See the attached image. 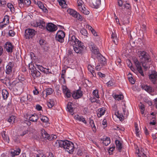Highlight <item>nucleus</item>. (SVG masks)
I'll list each match as a JSON object with an SVG mask.
<instances>
[{
    "label": "nucleus",
    "mask_w": 157,
    "mask_h": 157,
    "mask_svg": "<svg viewBox=\"0 0 157 157\" xmlns=\"http://www.w3.org/2000/svg\"><path fill=\"white\" fill-rule=\"evenodd\" d=\"M2 136L3 140L6 142L9 143V139L8 136L6 134V132L5 131H3L2 133Z\"/></svg>",
    "instance_id": "obj_28"
},
{
    "label": "nucleus",
    "mask_w": 157,
    "mask_h": 157,
    "mask_svg": "<svg viewBox=\"0 0 157 157\" xmlns=\"http://www.w3.org/2000/svg\"><path fill=\"white\" fill-rule=\"evenodd\" d=\"M53 91V90L51 88H48L44 90L47 95H50L52 94Z\"/></svg>",
    "instance_id": "obj_38"
},
{
    "label": "nucleus",
    "mask_w": 157,
    "mask_h": 157,
    "mask_svg": "<svg viewBox=\"0 0 157 157\" xmlns=\"http://www.w3.org/2000/svg\"><path fill=\"white\" fill-rule=\"evenodd\" d=\"M67 12L70 15H71L73 17H74L75 16L76 17V14L77 13L75 10L71 9H68L67 10Z\"/></svg>",
    "instance_id": "obj_32"
},
{
    "label": "nucleus",
    "mask_w": 157,
    "mask_h": 157,
    "mask_svg": "<svg viewBox=\"0 0 157 157\" xmlns=\"http://www.w3.org/2000/svg\"><path fill=\"white\" fill-rule=\"evenodd\" d=\"M83 2L81 0H78L77 1V4L79 10L83 7Z\"/></svg>",
    "instance_id": "obj_41"
},
{
    "label": "nucleus",
    "mask_w": 157,
    "mask_h": 157,
    "mask_svg": "<svg viewBox=\"0 0 157 157\" xmlns=\"http://www.w3.org/2000/svg\"><path fill=\"white\" fill-rule=\"evenodd\" d=\"M149 78L153 84H155L157 80V72L155 71H152L151 73L149 75Z\"/></svg>",
    "instance_id": "obj_7"
},
{
    "label": "nucleus",
    "mask_w": 157,
    "mask_h": 157,
    "mask_svg": "<svg viewBox=\"0 0 157 157\" xmlns=\"http://www.w3.org/2000/svg\"><path fill=\"white\" fill-rule=\"evenodd\" d=\"M54 146L58 147H63L66 151L71 154L73 153L75 149L73 143L67 140H57L55 142Z\"/></svg>",
    "instance_id": "obj_1"
},
{
    "label": "nucleus",
    "mask_w": 157,
    "mask_h": 157,
    "mask_svg": "<svg viewBox=\"0 0 157 157\" xmlns=\"http://www.w3.org/2000/svg\"><path fill=\"white\" fill-rule=\"evenodd\" d=\"M93 94L94 96L97 98H99L98 92L95 90H94L93 92Z\"/></svg>",
    "instance_id": "obj_50"
},
{
    "label": "nucleus",
    "mask_w": 157,
    "mask_h": 157,
    "mask_svg": "<svg viewBox=\"0 0 157 157\" xmlns=\"http://www.w3.org/2000/svg\"><path fill=\"white\" fill-rule=\"evenodd\" d=\"M103 65H101L99 64H97V66L95 67L96 70L97 71H99L102 68V66Z\"/></svg>",
    "instance_id": "obj_58"
},
{
    "label": "nucleus",
    "mask_w": 157,
    "mask_h": 157,
    "mask_svg": "<svg viewBox=\"0 0 157 157\" xmlns=\"http://www.w3.org/2000/svg\"><path fill=\"white\" fill-rule=\"evenodd\" d=\"M78 40L76 38L75 36L69 35L68 43L72 45L73 47L76 45V44H78Z\"/></svg>",
    "instance_id": "obj_10"
},
{
    "label": "nucleus",
    "mask_w": 157,
    "mask_h": 157,
    "mask_svg": "<svg viewBox=\"0 0 157 157\" xmlns=\"http://www.w3.org/2000/svg\"><path fill=\"white\" fill-rule=\"evenodd\" d=\"M36 109L37 110L40 111L42 110V107L40 105L37 104L36 105Z\"/></svg>",
    "instance_id": "obj_63"
},
{
    "label": "nucleus",
    "mask_w": 157,
    "mask_h": 157,
    "mask_svg": "<svg viewBox=\"0 0 157 157\" xmlns=\"http://www.w3.org/2000/svg\"><path fill=\"white\" fill-rule=\"evenodd\" d=\"M28 117L29 120L33 122H36L39 118L38 115L35 114L30 115Z\"/></svg>",
    "instance_id": "obj_18"
},
{
    "label": "nucleus",
    "mask_w": 157,
    "mask_h": 157,
    "mask_svg": "<svg viewBox=\"0 0 157 157\" xmlns=\"http://www.w3.org/2000/svg\"><path fill=\"white\" fill-rule=\"evenodd\" d=\"M37 4L40 8L44 12H47L48 10L47 8L44 7L43 4L40 1H38L37 2Z\"/></svg>",
    "instance_id": "obj_21"
},
{
    "label": "nucleus",
    "mask_w": 157,
    "mask_h": 157,
    "mask_svg": "<svg viewBox=\"0 0 157 157\" xmlns=\"http://www.w3.org/2000/svg\"><path fill=\"white\" fill-rule=\"evenodd\" d=\"M105 110L104 108L99 109L97 113V116L100 118L104 115L105 113Z\"/></svg>",
    "instance_id": "obj_24"
},
{
    "label": "nucleus",
    "mask_w": 157,
    "mask_h": 157,
    "mask_svg": "<svg viewBox=\"0 0 157 157\" xmlns=\"http://www.w3.org/2000/svg\"><path fill=\"white\" fill-rule=\"evenodd\" d=\"M5 48L8 52L12 53L14 48L13 45L9 42H7L5 45Z\"/></svg>",
    "instance_id": "obj_12"
},
{
    "label": "nucleus",
    "mask_w": 157,
    "mask_h": 157,
    "mask_svg": "<svg viewBox=\"0 0 157 157\" xmlns=\"http://www.w3.org/2000/svg\"><path fill=\"white\" fill-rule=\"evenodd\" d=\"M6 4L5 0H0V6H4Z\"/></svg>",
    "instance_id": "obj_57"
},
{
    "label": "nucleus",
    "mask_w": 157,
    "mask_h": 157,
    "mask_svg": "<svg viewBox=\"0 0 157 157\" xmlns=\"http://www.w3.org/2000/svg\"><path fill=\"white\" fill-rule=\"evenodd\" d=\"M9 34L10 36H14L15 35V33L12 30L9 31Z\"/></svg>",
    "instance_id": "obj_62"
},
{
    "label": "nucleus",
    "mask_w": 157,
    "mask_h": 157,
    "mask_svg": "<svg viewBox=\"0 0 157 157\" xmlns=\"http://www.w3.org/2000/svg\"><path fill=\"white\" fill-rule=\"evenodd\" d=\"M13 64L10 62L6 66V72L7 74H10L11 73L12 71V68L13 67Z\"/></svg>",
    "instance_id": "obj_16"
},
{
    "label": "nucleus",
    "mask_w": 157,
    "mask_h": 157,
    "mask_svg": "<svg viewBox=\"0 0 157 157\" xmlns=\"http://www.w3.org/2000/svg\"><path fill=\"white\" fill-rule=\"evenodd\" d=\"M117 3L118 6L121 7L123 5V1L122 0H118Z\"/></svg>",
    "instance_id": "obj_55"
},
{
    "label": "nucleus",
    "mask_w": 157,
    "mask_h": 157,
    "mask_svg": "<svg viewBox=\"0 0 157 157\" xmlns=\"http://www.w3.org/2000/svg\"><path fill=\"white\" fill-rule=\"evenodd\" d=\"M134 126L135 127V130L136 132H140V130L138 127V125L136 123H135Z\"/></svg>",
    "instance_id": "obj_56"
},
{
    "label": "nucleus",
    "mask_w": 157,
    "mask_h": 157,
    "mask_svg": "<svg viewBox=\"0 0 157 157\" xmlns=\"http://www.w3.org/2000/svg\"><path fill=\"white\" fill-rule=\"evenodd\" d=\"M62 89L63 92L65 95V97L67 98H70L71 97V94L70 90L66 86L63 85Z\"/></svg>",
    "instance_id": "obj_11"
},
{
    "label": "nucleus",
    "mask_w": 157,
    "mask_h": 157,
    "mask_svg": "<svg viewBox=\"0 0 157 157\" xmlns=\"http://www.w3.org/2000/svg\"><path fill=\"white\" fill-rule=\"evenodd\" d=\"M82 95V91L79 89L74 91L72 96L74 99H78L81 98Z\"/></svg>",
    "instance_id": "obj_14"
},
{
    "label": "nucleus",
    "mask_w": 157,
    "mask_h": 157,
    "mask_svg": "<svg viewBox=\"0 0 157 157\" xmlns=\"http://www.w3.org/2000/svg\"><path fill=\"white\" fill-rule=\"evenodd\" d=\"M39 44L41 45V47H43L44 46L45 44V41L44 40L42 39H41L39 40Z\"/></svg>",
    "instance_id": "obj_52"
},
{
    "label": "nucleus",
    "mask_w": 157,
    "mask_h": 157,
    "mask_svg": "<svg viewBox=\"0 0 157 157\" xmlns=\"http://www.w3.org/2000/svg\"><path fill=\"white\" fill-rule=\"evenodd\" d=\"M31 25L34 27H38L42 29H45L46 24L44 19H41L32 22Z\"/></svg>",
    "instance_id": "obj_4"
},
{
    "label": "nucleus",
    "mask_w": 157,
    "mask_h": 157,
    "mask_svg": "<svg viewBox=\"0 0 157 157\" xmlns=\"http://www.w3.org/2000/svg\"><path fill=\"white\" fill-rule=\"evenodd\" d=\"M41 134L42 137L45 140H51L50 138H49V135L47 133L44 129H42L41 130Z\"/></svg>",
    "instance_id": "obj_15"
},
{
    "label": "nucleus",
    "mask_w": 157,
    "mask_h": 157,
    "mask_svg": "<svg viewBox=\"0 0 157 157\" xmlns=\"http://www.w3.org/2000/svg\"><path fill=\"white\" fill-rule=\"evenodd\" d=\"M115 143L116 145L117 148L120 151L122 147V143H121L119 140H116Z\"/></svg>",
    "instance_id": "obj_30"
},
{
    "label": "nucleus",
    "mask_w": 157,
    "mask_h": 157,
    "mask_svg": "<svg viewBox=\"0 0 157 157\" xmlns=\"http://www.w3.org/2000/svg\"><path fill=\"white\" fill-rule=\"evenodd\" d=\"M74 17L76 18L78 20L80 21H82V16L78 13H77L76 14V17L75 16Z\"/></svg>",
    "instance_id": "obj_48"
},
{
    "label": "nucleus",
    "mask_w": 157,
    "mask_h": 157,
    "mask_svg": "<svg viewBox=\"0 0 157 157\" xmlns=\"http://www.w3.org/2000/svg\"><path fill=\"white\" fill-rule=\"evenodd\" d=\"M76 46L77 47H78L79 48L81 49L82 50L84 48V47L83 45V43L79 40L78 41V44H76Z\"/></svg>",
    "instance_id": "obj_44"
},
{
    "label": "nucleus",
    "mask_w": 157,
    "mask_h": 157,
    "mask_svg": "<svg viewBox=\"0 0 157 157\" xmlns=\"http://www.w3.org/2000/svg\"><path fill=\"white\" fill-rule=\"evenodd\" d=\"M133 61L139 72L142 76H144V75L142 70L140 63L136 58L133 59Z\"/></svg>",
    "instance_id": "obj_9"
},
{
    "label": "nucleus",
    "mask_w": 157,
    "mask_h": 157,
    "mask_svg": "<svg viewBox=\"0 0 157 157\" xmlns=\"http://www.w3.org/2000/svg\"><path fill=\"white\" fill-rule=\"evenodd\" d=\"M101 140L103 141L102 143L106 146L108 145L110 143V140L109 137H106L103 138Z\"/></svg>",
    "instance_id": "obj_27"
},
{
    "label": "nucleus",
    "mask_w": 157,
    "mask_h": 157,
    "mask_svg": "<svg viewBox=\"0 0 157 157\" xmlns=\"http://www.w3.org/2000/svg\"><path fill=\"white\" fill-rule=\"evenodd\" d=\"M116 116L119 118L121 121H123L124 119V115L121 112L118 111L115 113Z\"/></svg>",
    "instance_id": "obj_26"
},
{
    "label": "nucleus",
    "mask_w": 157,
    "mask_h": 157,
    "mask_svg": "<svg viewBox=\"0 0 157 157\" xmlns=\"http://www.w3.org/2000/svg\"><path fill=\"white\" fill-rule=\"evenodd\" d=\"M2 22L5 23H4L5 25H7L9 22V17L8 15H5L3 19Z\"/></svg>",
    "instance_id": "obj_36"
},
{
    "label": "nucleus",
    "mask_w": 157,
    "mask_h": 157,
    "mask_svg": "<svg viewBox=\"0 0 157 157\" xmlns=\"http://www.w3.org/2000/svg\"><path fill=\"white\" fill-rule=\"evenodd\" d=\"M124 7L126 9L129 10H131L132 9L131 5L129 3H126L124 4Z\"/></svg>",
    "instance_id": "obj_53"
},
{
    "label": "nucleus",
    "mask_w": 157,
    "mask_h": 157,
    "mask_svg": "<svg viewBox=\"0 0 157 157\" xmlns=\"http://www.w3.org/2000/svg\"><path fill=\"white\" fill-rule=\"evenodd\" d=\"M139 107L140 109L141 113L142 114H143L145 110L144 105L141 102H140L139 105Z\"/></svg>",
    "instance_id": "obj_35"
},
{
    "label": "nucleus",
    "mask_w": 157,
    "mask_h": 157,
    "mask_svg": "<svg viewBox=\"0 0 157 157\" xmlns=\"http://www.w3.org/2000/svg\"><path fill=\"white\" fill-rule=\"evenodd\" d=\"M36 31L32 29H29L25 31L24 37L26 39H29L32 38L35 35Z\"/></svg>",
    "instance_id": "obj_5"
},
{
    "label": "nucleus",
    "mask_w": 157,
    "mask_h": 157,
    "mask_svg": "<svg viewBox=\"0 0 157 157\" xmlns=\"http://www.w3.org/2000/svg\"><path fill=\"white\" fill-rule=\"evenodd\" d=\"M115 148V147L114 145H112L111 147H110L108 150L109 153V155H112L113 154V151Z\"/></svg>",
    "instance_id": "obj_47"
},
{
    "label": "nucleus",
    "mask_w": 157,
    "mask_h": 157,
    "mask_svg": "<svg viewBox=\"0 0 157 157\" xmlns=\"http://www.w3.org/2000/svg\"><path fill=\"white\" fill-rule=\"evenodd\" d=\"M72 103L71 102H69L67 105V110L70 113V114L73 115L74 114V109L72 106Z\"/></svg>",
    "instance_id": "obj_17"
},
{
    "label": "nucleus",
    "mask_w": 157,
    "mask_h": 157,
    "mask_svg": "<svg viewBox=\"0 0 157 157\" xmlns=\"http://www.w3.org/2000/svg\"><path fill=\"white\" fill-rule=\"evenodd\" d=\"M87 69L93 76H96V74L94 72V68L91 65H89L87 67Z\"/></svg>",
    "instance_id": "obj_25"
},
{
    "label": "nucleus",
    "mask_w": 157,
    "mask_h": 157,
    "mask_svg": "<svg viewBox=\"0 0 157 157\" xmlns=\"http://www.w3.org/2000/svg\"><path fill=\"white\" fill-rule=\"evenodd\" d=\"M101 4V0H94L92 2L93 6H92L93 8L97 9L99 8Z\"/></svg>",
    "instance_id": "obj_19"
},
{
    "label": "nucleus",
    "mask_w": 157,
    "mask_h": 157,
    "mask_svg": "<svg viewBox=\"0 0 157 157\" xmlns=\"http://www.w3.org/2000/svg\"><path fill=\"white\" fill-rule=\"evenodd\" d=\"M123 95L122 94H115L114 98L116 100H120L123 98Z\"/></svg>",
    "instance_id": "obj_39"
},
{
    "label": "nucleus",
    "mask_w": 157,
    "mask_h": 157,
    "mask_svg": "<svg viewBox=\"0 0 157 157\" xmlns=\"http://www.w3.org/2000/svg\"><path fill=\"white\" fill-rule=\"evenodd\" d=\"M40 118L42 121L44 123H46L48 122L49 120V119L47 117L44 116H42L41 114H40Z\"/></svg>",
    "instance_id": "obj_37"
},
{
    "label": "nucleus",
    "mask_w": 157,
    "mask_h": 157,
    "mask_svg": "<svg viewBox=\"0 0 157 157\" xmlns=\"http://www.w3.org/2000/svg\"><path fill=\"white\" fill-rule=\"evenodd\" d=\"M138 56L142 59H144L142 63L143 67L146 70L150 68V65L151 64V59L150 56L147 53L144 51L138 52Z\"/></svg>",
    "instance_id": "obj_2"
},
{
    "label": "nucleus",
    "mask_w": 157,
    "mask_h": 157,
    "mask_svg": "<svg viewBox=\"0 0 157 157\" xmlns=\"http://www.w3.org/2000/svg\"><path fill=\"white\" fill-rule=\"evenodd\" d=\"M15 117L14 116H11L8 119V121L9 122H14L15 121Z\"/></svg>",
    "instance_id": "obj_51"
},
{
    "label": "nucleus",
    "mask_w": 157,
    "mask_h": 157,
    "mask_svg": "<svg viewBox=\"0 0 157 157\" xmlns=\"http://www.w3.org/2000/svg\"><path fill=\"white\" fill-rule=\"evenodd\" d=\"M24 2L25 5L27 6H29L31 3L30 0H24Z\"/></svg>",
    "instance_id": "obj_54"
},
{
    "label": "nucleus",
    "mask_w": 157,
    "mask_h": 157,
    "mask_svg": "<svg viewBox=\"0 0 157 157\" xmlns=\"http://www.w3.org/2000/svg\"><path fill=\"white\" fill-rule=\"evenodd\" d=\"M45 29L50 32H53L57 29V27L52 23H48L46 24Z\"/></svg>",
    "instance_id": "obj_8"
},
{
    "label": "nucleus",
    "mask_w": 157,
    "mask_h": 157,
    "mask_svg": "<svg viewBox=\"0 0 157 157\" xmlns=\"http://www.w3.org/2000/svg\"><path fill=\"white\" fill-rule=\"evenodd\" d=\"M80 33L82 35L85 36H87L88 34L86 30L84 29H82L80 31Z\"/></svg>",
    "instance_id": "obj_45"
},
{
    "label": "nucleus",
    "mask_w": 157,
    "mask_h": 157,
    "mask_svg": "<svg viewBox=\"0 0 157 157\" xmlns=\"http://www.w3.org/2000/svg\"><path fill=\"white\" fill-rule=\"evenodd\" d=\"M36 67L40 71H41L43 72L44 73V71H45V68H44L42 66L40 65H36Z\"/></svg>",
    "instance_id": "obj_46"
},
{
    "label": "nucleus",
    "mask_w": 157,
    "mask_h": 157,
    "mask_svg": "<svg viewBox=\"0 0 157 157\" xmlns=\"http://www.w3.org/2000/svg\"><path fill=\"white\" fill-rule=\"evenodd\" d=\"M65 36V33L61 30L59 31L57 33L56 36V39L60 43L64 42V38Z\"/></svg>",
    "instance_id": "obj_6"
},
{
    "label": "nucleus",
    "mask_w": 157,
    "mask_h": 157,
    "mask_svg": "<svg viewBox=\"0 0 157 157\" xmlns=\"http://www.w3.org/2000/svg\"><path fill=\"white\" fill-rule=\"evenodd\" d=\"M31 72L32 75L34 78L40 76V73L36 69L35 70L33 69V71H31Z\"/></svg>",
    "instance_id": "obj_20"
},
{
    "label": "nucleus",
    "mask_w": 157,
    "mask_h": 157,
    "mask_svg": "<svg viewBox=\"0 0 157 157\" xmlns=\"http://www.w3.org/2000/svg\"><path fill=\"white\" fill-rule=\"evenodd\" d=\"M74 118L79 121L82 122L85 124L87 123L86 121L85 120V119L82 116H80L78 115H75L74 117Z\"/></svg>",
    "instance_id": "obj_22"
},
{
    "label": "nucleus",
    "mask_w": 157,
    "mask_h": 157,
    "mask_svg": "<svg viewBox=\"0 0 157 157\" xmlns=\"http://www.w3.org/2000/svg\"><path fill=\"white\" fill-rule=\"evenodd\" d=\"M59 5L63 8H66L67 6L65 0H57Z\"/></svg>",
    "instance_id": "obj_29"
},
{
    "label": "nucleus",
    "mask_w": 157,
    "mask_h": 157,
    "mask_svg": "<svg viewBox=\"0 0 157 157\" xmlns=\"http://www.w3.org/2000/svg\"><path fill=\"white\" fill-rule=\"evenodd\" d=\"M49 138H50L51 140H52L56 139L57 138V136L56 135L52 134L51 136L49 135Z\"/></svg>",
    "instance_id": "obj_61"
},
{
    "label": "nucleus",
    "mask_w": 157,
    "mask_h": 157,
    "mask_svg": "<svg viewBox=\"0 0 157 157\" xmlns=\"http://www.w3.org/2000/svg\"><path fill=\"white\" fill-rule=\"evenodd\" d=\"M141 88L149 94L153 92L154 91L153 88L151 86L142 84L141 85Z\"/></svg>",
    "instance_id": "obj_13"
},
{
    "label": "nucleus",
    "mask_w": 157,
    "mask_h": 157,
    "mask_svg": "<svg viewBox=\"0 0 157 157\" xmlns=\"http://www.w3.org/2000/svg\"><path fill=\"white\" fill-rule=\"evenodd\" d=\"M97 75L99 77L101 78H104L105 77V74H103L100 72H98L97 73Z\"/></svg>",
    "instance_id": "obj_59"
},
{
    "label": "nucleus",
    "mask_w": 157,
    "mask_h": 157,
    "mask_svg": "<svg viewBox=\"0 0 157 157\" xmlns=\"http://www.w3.org/2000/svg\"><path fill=\"white\" fill-rule=\"evenodd\" d=\"M79 10L84 14L86 15L89 14L90 13L89 11L84 6Z\"/></svg>",
    "instance_id": "obj_33"
},
{
    "label": "nucleus",
    "mask_w": 157,
    "mask_h": 157,
    "mask_svg": "<svg viewBox=\"0 0 157 157\" xmlns=\"http://www.w3.org/2000/svg\"><path fill=\"white\" fill-rule=\"evenodd\" d=\"M74 49V51L76 53H81L82 52V50L79 48L78 47H77L76 45L73 47Z\"/></svg>",
    "instance_id": "obj_42"
},
{
    "label": "nucleus",
    "mask_w": 157,
    "mask_h": 157,
    "mask_svg": "<svg viewBox=\"0 0 157 157\" xmlns=\"http://www.w3.org/2000/svg\"><path fill=\"white\" fill-rule=\"evenodd\" d=\"M21 152L20 149H17L16 150H12L10 152V155L12 157H14L16 155H18Z\"/></svg>",
    "instance_id": "obj_23"
},
{
    "label": "nucleus",
    "mask_w": 157,
    "mask_h": 157,
    "mask_svg": "<svg viewBox=\"0 0 157 157\" xmlns=\"http://www.w3.org/2000/svg\"><path fill=\"white\" fill-rule=\"evenodd\" d=\"M90 48L93 53L97 55V58L99 62L103 65H105L107 62L106 59L99 53L98 50L96 46L93 43H91L90 45Z\"/></svg>",
    "instance_id": "obj_3"
},
{
    "label": "nucleus",
    "mask_w": 157,
    "mask_h": 157,
    "mask_svg": "<svg viewBox=\"0 0 157 157\" xmlns=\"http://www.w3.org/2000/svg\"><path fill=\"white\" fill-rule=\"evenodd\" d=\"M115 84V82L113 80H110L109 81L106 83V85L108 87H109L113 86Z\"/></svg>",
    "instance_id": "obj_43"
},
{
    "label": "nucleus",
    "mask_w": 157,
    "mask_h": 157,
    "mask_svg": "<svg viewBox=\"0 0 157 157\" xmlns=\"http://www.w3.org/2000/svg\"><path fill=\"white\" fill-rule=\"evenodd\" d=\"M2 95L3 99L5 100L8 97L9 93L6 90L3 89L2 91Z\"/></svg>",
    "instance_id": "obj_31"
},
{
    "label": "nucleus",
    "mask_w": 157,
    "mask_h": 157,
    "mask_svg": "<svg viewBox=\"0 0 157 157\" xmlns=\"http://www.w3.org/2000/svg\"><path fill=\"white\" fill-rule=\"evenodd\" d=\"M112 40L115 44L117 45L118 44V40L117 37L112 39Z\"/></svg>",
    "instance_id": "obj_60"
},
{
    "label": "nucleus",
    "mask_w": 157,
    "mask_h": 157,
    "mask_svg": "<svg viewBox=\"0 0 157 157\" xmlns=\"http://www.w3.org/2000/svg\"><path fill=\"white\" fill-rule=\"evenodd\" d=\"M36 157H46V156L43 153H39L37 154Z\"/></svg>",
    "instance_id": "obj_64"
},
{
    "label": "nucleus",
    "mask_w": 157,
    "mask_h": 157,
    "mask_svg": "<svg viewBox=\"0 0 157 157\" xmlns=\"http://www.w3.org/2000/svg\"><path fill=\"white\" fill-rule=\"evenodd\" d=\"M55 103V101L53 99H51L48 102L47 105L48 107L51 108L54 105Z\"/></svg>",
    "instance_id": "obj_34"
},
{
    "label": "nucleus",
    "mask_w": 157,
    "mask_h": 157,
    "mask_svg": "<svg viewBox=\"0 0 157 157\" xmlns=\"http://www.w3.org/2000/svg\"><path fill=\"white\" fill-rule=\"evenodd\" d=\"M74 17L76 18L78 20L80 21H82V16L78 13H77L76 14V17L75 16Z\"/></svg>",
    "instance_id": "obj_49"
},
{
    "label": "nucleus",
    "mask_w": 157,
    "mask_h": 157,
    "mask_svg": "<svg viewBox=\"0 0 157 157\" xmlns=\"http://www.w3.org/2000/svg\"><path fill=\"white\" fill-rule=\"evenodd\" d=\"M7 6L8 8L10 9V11L14 13L15 12V9L13 5L11 3H8Z\"/></svg>",
    "instance_id": "obj_40"
}]
</instances>
